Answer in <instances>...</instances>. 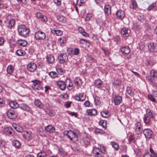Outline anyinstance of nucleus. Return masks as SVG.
Instances as JSON below:
<instances>
[{"label": "nucleus", "mask_w": 157, "mask_h": 157, "mask_svg": "<svg viewBox=\"0 0 157 157\" xmlns=\"http://www.w3.org/2000/svg\"><path fill=\"white\" fill-rule=\"evenodd\" d=\"M83 144L86 146L89 145L90 144V139L88 136H86L82 140Z\"/></svg>", "instance_id": "nucleus-30"}, {"label": "nucleus", "mask_w": 157, "mask_h": 157, "mask_svg": "<svg viewBox=\"0 0 157 157\" xmlns=\"http://www.w3.org/2000/svg\"><path fill=\"white\" fill-rule=\"evenodd\" d=\"M36 64L33 62H31L27 66L28 70L31 72L34 71L36 70Z\"/></svg>", "instance_id": "nucleus-9"}, {"label": "nucleus", "mask_w": 157, "mask_h": 157, "mask_svg": "<svg viewBox=\"0 0 157 157\" xmlns=\"http://www.w3.org/2000/svg\"><path fill=\"white\" fill-rule=\"evenodd\" d=\"M143 157H154L149 153H145Z\"/></svg>", "instance_id": "nucleus-64"}, {"label": "nucleus", "mask_w": 157, "mask_h": 157, "mask_svg": "<svg viewBox=\"0 0 157 157\" xmlns=\"http://www.w3.org/2000/svg\"><path fill=\"white\" fill-rule=\"evenodd\" d=\"M73 51V54L75 55H77L79 53V50L78 48H75Z\"/></svg>", "instance_id": "nucleus-60"}, {"label": "nucleus", "mask_w": 157, "mask_h": 157, "mask_svg": "<svg viewBox=\"0 0 157 157\" xmlns=\"http://www.w3.org/2000/svg\"><path fill=\"white\" fill-rule=\"evenodd\" d=\"M51 25L53 28L54 29L59 28L61 26L59 24L56 23H53Z\"/></svg>", "instance_id": "nucleus-54"}, {"label": "nucleus", "mask_w": 157, "mask_h": 157, "mask_svg": "<svg viewBox=\"0 0 157 157\" xmlns=\"http://www.w3.org/2000/svg\"><path fill=\"white\" fill-rule=\"evenodd\" d=\"M57 19L59 21L65 23L66 22V19L65 17L61 15H59L56 17Z\"/></svg>", "instance_id": "nucleus-33"}, {"label": "nucleus", "mask_w": 157, "mask_h": 157, "mask_svg": "<svg viewBox=\"0 0 157 157\" xmlns=\"http://www.w3.org/2000/svg\"><path fill=\"white\" fill-rule=\"evenodd\" d=\"M91 17V15L90 14L88 13L86 17L85 21H89Z\"/></svg>", "instance_id": "nucleus-61"}, {"label": "nucleus", "mask_w": 157, "mask_h": 157, "mask_svg": "<svg viewBox=\"0 0 157 157\" xmlns=\"http://www.w3.org/2000/svg\"><path fill=\"white\" fill-rule=\"evenodd\" d=\"M126 92L128 94L131 96H132L133 94V93L132 92L131 88L129 86L127 87Z\"/></svg>", "instance_id": "nucleus-52"}, {"label": "nucleus", "mask_w": 157, "mask_h": 157, "mask_svg": "<svg viewBox=\"0 0 157 157\" xmlns=\"http://www.w3.org/2000/svg\"><path fill=\"white\" fill-rule=\"evenodd\" d=\"M12 144L13 146L15 148L17 149L20 148L21 146V144L20 142L16 140H14L12 142Z\"/></svg>", "instance_id": "nucleus-22"}, {"label": "nucleus", "mask_w": 157, "mask_h": 157, "mask_svg": "<svg viewBox=\"0 0 157 157\" xmlns=\"http://www.w3.org/2000/svg\"><path fill=\"white\" fill-rule=\"evenodd\" d=\"M47 155L44 151H41L37 155V157H47Z\"/></svg>", "instance_id": "nucleus-46"}, {"label": "nucleus", "mask_w": 157, "mask_h": 157, "mask_svg": "<svg viewBox=\"0 0 157 157\" xmlns=\"http://www.w3.org/2000/svg\"><path fill=\"white\" fill-rule=\"evenodd\" d=\"M48 75L52 78H55L58 76V74L54 71H51L49 73Z\"/></svg>", "instance_id": "nucleus-37"}, {"label": "nucleus", "mask_w": 157, "mask_h": 157, "mask_svg": "<svg viewBox=\"0 0 157 157\" xmlns=\"http://www.w3.org/2000/svg\"><path fill=\"white\" fill-rule=\"evenodd\" d=\"M150 77L156 78L157 77V71L152 70L150 72Z\"/></svg>", "instance_id": "nucleus-39"}, {"label": "nucleus", "mask_w": 157, "mask_h": 157, "mask_svg": "<svg viewBox=\"0 0 157 157\" xmlns=\"http://www.w3.org/2000/svg\"><path fill=\"white\" fill-rule=\"evenodd\" d=\"M84 3V0H77V5L81 6Z\"/></svg>", "instance_id": "nucleus-58"}, {"label": "nucleus", "mask_w": 157, "mask_h": 157, "mask_svg": "<svg viewBox=\"0 0 157 157\" xmlns=\"http://www.w3.org/2000/svg\"><path fill=\"white\" fill-rule=\"evenodd\" d=\"M56 71L60 75H63L65 72V71L63 70L61 68H57Z\"/></svg>", "instance_id": "nucleus-53"}, {"label": "nucleus", "mask_w": 157, "mask_h": 157, "mask_svg": "<svg viewBox=\"0 0 157 157\" xmlns=\"http://www.w3.org/2000/svg\"><path fill=\"white\" fill-rule=\"evenodd\" d=\"M130 33V29L127 28H124L121 30V34L124 37L129 36Z\"/></svg>", "instance_id": "nucleus-12"}, {"label": "nucleus", "mask_w": 157, "mask_h": 157, "mask_svg": "<svg viewBox=\"0 0 157 157\" xmlns=\"http://www.w3.org/2000/svg\"><path fill=\"white\" fill-rule=\"evenodd\" d=\"M31 82L33 83L32 87L35 91L39 90L42 89L41 82L40 80L36 79L32 80Z\"/></svg>", "instance_id": "nucleus-5"}, {"label": "nucleus", "mask_w": 157, "mask_h": 157, "mask_svg": "<svg viewBox=\"0 0 157 157\" xmlns=\"http://www.w3.org/2000/svg\"><path fill=\"white\" fill-rule=\"evenodd\" d=\"M20 104H18L17 102L15 101H11L9 103L10 107L13 109H16L19 107Z\"/></svg>", "instance_id": "nucleus-32"}, {"label": "nucleus", "mask_w": 157, "mask_h": 157, "mask_svg": "<svg viewBox=\"0 0 157 157\" xmlns=\"http://www.w3.org/2000/svg\"><path fill=\"white\" fill-rule=\"evenodd\" d=\"M122 97L119 95H115L113 98V101L115 105H119L122 102Z\"/></svg>", "instance_id": "nucleus-13"}, {"label": "nucleus", "mask_w": 157, "mask_h": 157, "mask_svg": "<svg viewBox=\"0 0 157 157\" xmlns=\"http://www.w3.org/2000/svg\"><path fill=\"white\" fill-rule=\"evenodd\" d=\"M51 32L53 34H55L57 36H60L63 34L62 31L60 30L53 29L51 30Z\"/></svg>", "instance_id": "nucleus-34"}, {"label": "nucleus", "mask_w": 157, "mask_h": 157, "mask_svg": "<svg viewBox=\"0 0 157 157\" xmlns=\"http://www.w3.org/2000/svg\"><path fill=\"white\" fill-rule=\"evenodd\" d=\"M31 132L29 131L25 132L22 134L23 138L27 140H29L32 138L31 135Z\"/></svg>", "instance_id": "nucleus-18"}, {"label": "nucleus", "mask_w": 157, "mask_h": 157, "mask_svg": "<svg viewBox=\"0 0 157 157\" xmlns=\"http://www.w3.org/2000/svg\"><path fill=\"white\" fill-rule=\"evenodd\" d=\"M57 84L59 88L61 90H64L66 87V83L62 81H58L57 82Z\"/></svg>", "instance_id": "nucleus-17"}, {"label": "nucleus", "mask_w": 157, "mask_h": 157, "mask_svg": "<svg viewBox=\"0 0 157 157\" xmlns=\"http://www.w3.org/2000/svg\"><path fill=\"white\" fill-rule=\"evenodd\" d=\"M7 115L8 117L11 119L16 118L17 116L16 112L13 110H10L7 112Z\"/></svg>", "instance_id": "nucleus-11"}, {"label": "nucleus", "mask_w": 157, "mask_h": 157, "mask_svg": "<svg viewBox=\"0 0 157 157\" xmlns=\"http://www.w3.org/2000/svg\"><path fill=\"white\" fill-rule=\"evenodd\" d=\"M101 114L102 116L104 118L109 117L110 116V114L109 112L108 111H104L101 112Z\"/></svg>", "instance_id": "nucleus-36"}, {"label": "nucleus", "mask_w": 157, "mask_h": 157, "mask_svg": "<svg viewBox=\"0 0 157 157\" xmlns=\"http://www.w3.org/2000/svg\"><path fill=\"white\" fill-rule=\"evenodd\" d=\"M65 135H66L71 141L73 142L77 141L78 136L74 132L71 130L65 131L64 132Z\"/></svg>", "instance_id": "nucleus-3"}, {"label": "nucleus", "mask_w": 157, "mask_h": 157, "mask_svg": "<svg viewBox=\"0 0 157 157\" xmlns=\"http://www.w3.org/2000/svg\"><path fill=\"white\" fill-rule=\"evenodd\" d=\"M68 56L65 53H61L58 57V59L60 63H63L68 59Z\"/></svg>", "instance_id": "nucleus-8"}, {"label": "nucleus", "mask_w": 157, "mask_h": 157, "mask_svg": "<svg viewBox=\"0 0 157 157\" xmlns=\"http://www.w3.org/2000/svg\"><path fill=\"white\" fill-rule=\"evenodd\" d=\"M116 15L118 19L122 20L125 16L124 12L121 10H119L116 12Z\"/></svg>", "instance_id": "nucleus-14"}, {"label": "nucleus", "mask_w": 157, "mask_h": 157, "mask_svg": "<svg viewBox=\"0 0 157 157\" xmlns=\"http://www.w3.org/2000/svg\"><path fill=\"white\" fill-rule=\"evenodd\" d=\"M156 6V4L155 3H153L151 4L147 8V10L150 11L153 10Z\"/></svg>", "instance_id": "nucleus-44"}, {"label": "nucleus", "mask_w": 157, "mask_h": 157, "mask_svg": "<svg viewBox=\"0 0 157 157\" xmlns=\"http://www.w3.org/2000/svg\"><path fill=\"white\" fill-rule=\"evenodd\" d=\"M107 121L104 120H101L99 122V124L101 125L104 128L106 129L107 128Z\"/></svg>", "instance_id": "nucleus-38"}, {"label": "nucleus", "mask_w": 157, "mask_h": 157, "mask_svg": "<svg viewBox=\"0 0 157 157\" xmlns=\"http://www.w3.org/2000/svg\"><path fill=\"white\" fill-rule=\"evenodd\" d=\"M111 144L112 146L116 150H119V145L117 143L114 142H111Z\"/></svg>", "instance_id": "nucleus-49"}, {"label": "nucleus", "mask_w": 157, "mask_h": 157, "mask_svg": "<svg viewBox=\"0 0 157 157\" xmlns=\"http://www.w3.org/2000/svg\"><path fill=\"white\" fill-rule=\"evenodd\" d=\"M45 130L47 132L49 133H53L55 132V128L52 125H48L45 127Z\"/></svg>", "instance_id": "nucleus-21"}, {"label": "nucleus", "mask_w": 157, "mask_h": 157, "mask_svg": "<svg viewBox=\"0 0 157 157\" xmlns=\"http://www.w3.org/2000/svg\"><path fill=\"white\" fill-rule=\"evenodd\" d=\"M19 34L21 36H25L29 32V29L24 25H21L18 27Z\"/></svg>", "instance_id": "nucleus-2"}, {"label": "nucleus", "mask_w": 157, "mask_h": 157, "mask_svg": "<svg viewBox=\"0 0 157 157\" xmlns=\"http://www.w3.org/2000/svg\"><path fill=\"white\" fill-rule=\"evenodd\" d=\"M85 98L86 96L84 95V93H80L78 95L75 96V99L79 101H82L85 99Z\"/></svg>", "instance_id": "nucleus-16"}, {"label": "nucleus", "mask_w": 157, "mask_h": 157, "mask_svg": "<svg viewBox=\"0 0 157 157\" xmlns=\"http://www.w3.org/2000/svg\"><path fill=\"white\" fill-rule=\"evenodd\" d=\"M19 107L21 109L27 111L29 112L30 110V107L25 104L22 103L20 104Z\"/></svg>", "instance_id": "nucleus-27"}, {"label": "nucleus", "mask_w": 157, "mask_h": 157, "mask_svg": "<svg viewBox=\"0 0 157 157\" xmlns=\"http://www.w3.org/2000/svg\"><path fill=\"white\" fill-rule=\"evenodd\" d=\"M13 131V129L11 127H10L5 128L4 130L5 133L8 136L11 135Z\"/></svg>", "instance_id": "nucleus-23"}, {"label": "nucleus", "mask_w": 157, "mask_h": 157, "mask_svg": "<svg viewBox=\"0 0 157 157\" xmlns=\"http://www.w3.org/2000/svg\"><path fill=\"white\" fill-rule=\"evenodd\" d=\"M58 42L60 44V46H62V44H63L66 42V38L65 37H63L59 38Z\"/></svg>", "instance_id": "nucleus-45"}, {"label": "nucleus", "mask_w": 157, "mask_h": 157, "mask_svg": "<svg viewBox=\"0 0 157 157\" xmlns=\"http://www.w3.org/2000/svg\"><path fill=\"white\" fill-rule=\"evenodd\" d=\"M121 84V81L118 79H115L113 84L115 86H119Z\"/></svg>", "instance_id": "nucleus-50"}, {"label": "nucleus", "mask_w": 157, "mask_h": 157, "mask_svg": "<svg viewBox=\"0 0 157 157\" xmlns=\"http://www.w3.org/2000/svg\"><path fill=\"white\" fill-rule=\"evenodd\" d=\"M93 153L97 157H101L102 154L105 152V149L104 146H100L99 148H95L93 151Z\"/></svg>", "instance_id": "nucleus-4"}, {"label": "nucleus", "mask_w": 157, "mask_h": 157, "mask_svg": "<svg viewBox=\"0 0 157 157\" xmlns=\"http://www.w3.org/2000/svg\"><path fill=\"white\" fill-rule=\"evenodd\" d=\"M17 43L19 45L24 47L26 46L28 44L26 40L21 39H19L17 41Z\"/></svg>", "instance_id": "nucleus-28"}, {"label": "nucleus", "mask_w": 157, "mask_h": 157, "mask_svg": "<svg viewBox=\"0 0 157 157\" xmlns=\"http://www.w3.org/2000/svg\"><path fill=\"white\" fill-rule=\"evenodd\" d=\"M131 8L132 9H135L138 6V4L135 0H131Z\"/></svg>", "instance_id": "nucleus-35"}, {"label": "nucleus", "mask_w": 157, "mask_h": 157, "mask_svg": "<svg viewBox=\"0 0 157 157\" xmlns=\"http://www.w3.org/2000/svg\"><path fill=\"white\" fill-rule=\"evenodd\" d=\"M121 52L123 55H128L130 52V49L128 47L125 46L122 47L121 48Z\"/></svg>", "instance_id": "nucleus-20"}, {"label": "nucleus", "mask_w": 157, "mask_h": 157, "mask_svg": "<svg viewBox=\"0 0 157 157\" xmlns=\"http://www.w3.org/2000/svg\"><path fill=\"white\" fill-rule=\"evenodd\" d=\"M5 104V102L3 100L0 98V107L3 106Z\"/></svg>", "instance_id": "nucleus-63"}, {"label": "nucleus", "mask_w": 157, "mask_h": 157, "mask_svg": "<svg viewBox=\"0 0 157 157\" xmlns=\"http://www.w3.org/2000/svg\"><path fill=\"white\" fill-rule=\"evenodd\" d=\"M104 11L105 14L108 16L111 13V7L108 5H105Z\"/></svg>", "instance_id": "nucleus-25"}, {"label": "nucleus", "mask_w": 157, "mask_h": 157, "mask_svg": "<svg viewBox=\"0 0 157 157\" xmlns=\"http://www.w3.org/2000/svg\"><path fill=\"white\" fill-rule=\"evenodd\" d=\"M87 113L88 115L90 116H95L97 114V110L95 109H92L87 110Z\"/></svg>", "instance_id": "nucleus-29"}, {"label": "nucleus", "mask_w": 157, "mask_h": 157, "mask_svg": "<svg viewBox=\"0 0 157 157\" xmlns=\"http://www.w3.org/2000/svg\"><path fill=\"white\" fill-rule=\"evenodd\" d=\"M101 49L103 51L106 56H109V55L110 52L108 49L102 47L101 48Z\"/></svg>", "instance_id": "nucleus-47"}, {"label": "nucleus", "mask_w": 157, "mask_h": 157, "mask_svg": "<svg viewBox=\"0 0 157 157\" xmlns=\"http://www.w3.org/2000/svg\"><path fill=\"white\" fill-rule=\"evenodd\" d=\"M35 37L38 40H44L45 38L46 35L42 31H38L35 33Z\"/></svg>", "instance_id": "nucleus-6"}, {"label": "nucleus", "mask_w": 157, "mask_h": 157, "mask_svg": "<svg viewBox=\"0 0 157 157\" xmlns=\"http://www.w3.org/2000/svg\"><path fill=\"white\" fill-rule=\"evenodd\" d=\"M148 98L149 100H150L153 102H155L156 100L155 98L151 94H148Z\"/></svg>", "instance_id": "nucleus-56"}, {"label": "nucleus", "mask_w": 157, "mask_h": 157, "mask_svg": "<svg viewBox=\"0 0 157 157\" xmlns=\"http://www.w3.org/2000/svg\"><path fill=\"white\" fill-rule=\"evenodd\" d=\"M94 101L96 105H99L101 103L100 98L97 96H95L94 98Z\"/></svg>", "instance_id": "nucleus-48"}, {"label": "nucleus", "mask_w": 157, "mask_h": 157, "mask_svg": "<svg viewBox=\"0 0 157 157\" xmlns=\"http://www.w3.org/2000/svg\"><path fill=\"white\" fill-rule=\"evenodd\" d=\"M155 116V113L153 110L149 109H147L146 110V113L144 115L143 118L144 122L146 124H150L151 119L154 118Z\"/></svg>", "instance_id": "nucleus-1"}, {"label": "nucleus", "mask_w": 157, "mask_h": 157, "mask_svg": "<svg viewBox=\"0 0 157 157\" xmlns=\"http://www.w3.org/2000/svg\"><path fill=\"white\" fill-rule=\"evenodd\" d=\"M103 84V82L100 79L95 80L94 82V86L100 89Z\"/></svg>", "instance_id": "nucleus-19"}, {"label": "nucleus", "mask_w": 157, "mask_h": 157, "mask_svg": "<svg viewBox=\"0 0 157 157\" xmlns=\"http://www.w3.org/2000/svg\"><path fill=\"white\" fill-rule=\"evenodd\" d=\"M94 132L96 134H102L105 133L104 130L98 128H96Z\"/></svg>", "instance_id": "nucleus-42"}, {"label": "nucleus", "mask_w": 157, "mask_h": 157, "mask_svg": "<svg viewBox=\"0 0 157 157\" xmlns=\"http://www.w3.org/2000/svg\"><path fill=\"white\" fill-rule=\"evenodd\" d=\"M15 24V21L14 19H11L9 21L6 25L7 27L10 29H11Z\"/></svg>", "instance_id": "nucleus-24"}, {"label": "nucleus", "mask_w": 157, "mask_h": 157, "mask_svg": "<svg viewBox=\"0 0 157 157\" xmlns=\"http://www.w3.org/2000/svg\"><path fill=\"white\" fill-rule=\"evenodd\" d=\"M141 125L140 123L139 122H137L135 124V132L138 135L143 132L141 128Z\"/></svg>", "instance_id": "nucleus-15"}, {"label": "nucleus", "mask_w": 157, "mask_h": 157, "mask_svg": "<svg viewBox=\"0 0 157 157\" xmlns=\"http://www.w3.org/2000/svg\"><path fill=\"white\" fill-rule=\"evenodd\" d=\"M70 81H71V80L69 78H67L66 79V84H67V82L69 83L68 86H67L68 89L69 90H72V89L73 85L71 82H70Z\"/></svg>", "instance_id": "nucleus-43"}, {"label": "nucleus", "mask_w": 157, "mask_h": 157, "mask_svg": "<svg viewBox=\"0 0 157 157\" xmlns=\"http://www.w3.org/2000/svg\"><path fill=\"white\" fill-rule=\"evenodd\" d=\"M25 52L23 50L18 49L16 52L17 55L19 56H21L25 54Z\"/></svg>", "instance_id": "nucleus-40"}, {"label": "nucleus", "mask_w": 157, "mask_h": 157, "mask_svg": "<svg viewBox=\"0 0 157 157\" xmlns=\"http://www.w3.org/2000/svg\"><path fill=\"white\" fill-rule=\"evenodd\" d=\"M143 133L146 138L151 139L153 136V131L149 128H146L143 131Z\"/></svg>", "instance_id": "nucleus-7"}, {"label": "nucleus", "mask_w": 157, "mask_h": 157, "mask_svg": "<svg viewBox=\"0 0 157 157\" xmlns=\"http://www.w3.org/2000/svg\"><path fill=\"white\" fill-rule=\"evenodd\" d=\"M13 66L10 65L9 66L7 69V73L11 74L13 72Z\"/></svg>", "instance_id": "nucleus-41"}, {"label": "nucleus", "mask_w": 157, "mask_h": 157, "mask_svg": "<svg viewBox=\"0 0 157 157\" xmlns=\"http://www.w3.org/2000/svg\"><path fill=\"white\" fill-rule=\"evenodd\" d=\"M149 50L152 52H157V44L154 42L150 43L147 45Z\"/></svg>", "instance_id": "nucleus-10"}, {"label": "nucleus", "mask_w": 157, "mask_h": 157, "mask_svg": "<svg viewBox=\"0 0 157 157\" xmlns=\"http://www.w3.org/2000/svg\"><path fill=\"white\" fill-rule=\"evenodd\" d=\"M67 52L68 55H71L72 54H73V51L72 49L71 48H68L67 50Z\"/></svg>", "instance_id": "nucleus-62"}, {"label": "nucleus", "mask_w": 157, "mask_h": 157, "mask_svg": "<svg viewBox=\"0 0 157 157\" xmlns=\"http://www.w3.org/2000/svg\"><path fill=\"white\" fill-rule=\"evenodd\" d=\"M79 42L81 44H83L85 43H89L90 41L88 40H86L84 39H81L79 40Z\"/></svg>", "instance_id": "nucleus-59"}, {"label": "nucleus", "mask_w": 157, "mask_h": 157, "mask_svg": "<svg viewBox=\"0 0 157 157\" xmlns=\"http://www.w3.org/2000/svg\"><path fill=\"white\" fill-rule=\"evenodd\" d=\"M16 131L19 132H23V130L22 127L18 126L14 127Z\"/></svg>", "instance_id": "nucleus-51"}, {"label": "nucleus", "mask_w": 157, "mask_h": 157, "mask_svg": "<svg viewBox=\"0 0 157 157\" xmlns=\"http://www.w3.org/2000/svg\"><path fill=\"white\" fill-rule=\"evenodd\" d=\"M128 141L129 142H132V143H135L136 141L134 136H131L129 139Z\"/></svg>", "instance_id": "nucleus-57"}, {"label": "nucleus", "mask_w": 157, "mask_h": 157, "mask_svg": "<svg viewBox=\"0 0 157 157\" xmlns=\"http://www.w3.org/2000/svg\"><path fill=\"white\" fill-rule=\"evenodd\" d=\"M47 60L48 63L52 64L55 61L54 57L51 55H48L47 57Z\"/></svg>", "instance_id": "nucleus-26"}, {"label": "nucleus", "mask_w": 157, "mask_h": 157, "mask_svg": "<svg viewBox=\"0 0 157 157\" xmlns=\"http://www.w3.org/2000/svg\"><path fill=\"white\" fill-rule=\"evenodd\" d=\"M40 19L41 21L44 22H46L48 21L47 17L44 15H43V16L41 17Z\"/></svg>", "instance_id": "nucleus-55"}, {"label": "nucleus", "mask_w": 157, "mask_h": 157, "mask_svg": "<svg viewBox=\"0 0 157 157\" xmlns=\"http://www.w3.org/2000/svg\"><path fill=\"white\" fill-rule=\"evenodd\" d=\"M34 103L36 106L40 109L44 107L43 104L39 99H36L34 102Z\"/></svg>", "instance_id": "nucleus-31"}]
</instances>
